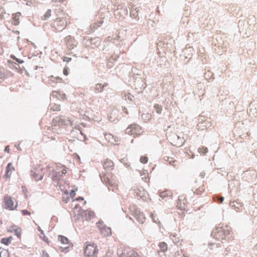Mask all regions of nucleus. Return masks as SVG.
<instances>
[{
	"label": "nucleus",
	"instance_id": "nucleus-1",
	"mask_svg": "<svg viewBox=\"0 0 257 257\" xmlns=\"http://www.w3.org/2000/svg\"><path fill=\"white\" fill-rule=\"evenodd\" d=\"M56 18L51 24V27L56 32H61L70 23V17L61 9L55 10Z\"/></svg>",
	"mask_w": 257,
	"mask_h": 257
},
{
	"label": "nucleus",
	"instance_id": "nucleus-2",
	"mask_svg": "<svg viewBox=\"0 0 257 257\" xmlns=\"http://www.w3.org/2000/svg\"><path fill=\"white\" fill-rule=\"evenodd\" d=\"M230 231L227 226H217L213 230L212 235L215 239L222 241L229 238Z\"/></svg>",
	"mask_w": 257,
	"mask_h": 257
},
{
	"label": "nucleus",
	"instance_id": "nucleus-3",
	"mask_svg": "<svg viewBox=\"0 0 257 257\" xmlns=\"http://www.w3.org/2000/svg\"><path fill=\"white\" fill-rule=\"evenodd\" d=\"M98 249L94 243L86 242L84 248V254L86 257H94L98 254Z\"/></svg>",
	"mask_w": 257,
	"mask_h": 257
},
{
	"label": "nucleus",
	"instance_id": "nucleus-4",
	"mask_svg": "<svg viewBox=\"0 0 257 257\" xmlns=\"http://www.w3.org/2000/svg\"><path fill=\"white\" fill-rule=\"evenodd\" d=\"M102 181L109 186H116L117 181L114 175L110 172H102L101 176Z\"/></svg>",
	"mask_w": 257,
	"mask_h": 257
},
{
	"label": "nucleus",
	"instance_id": "nucleus-5",
	"mask_svg": "<svg viewBox=\"0 0 257 257\" xmlns=\"http://www.w3.org/2000/svg\"><path fill=\"white\" fill-rule=\"evenodd\" d=\"M62 167V165L60 164H55L48 167L50 171V175L53 180H57L62 177V173H61V168Z\"/></svg>",
	"mask_w": 257,
	"mask_h": 257
},
{
	"label": "nucleus",
	"instance_id": "nucleus-6",
	"mask_svg": "<svg viewBox=\"0 0 257 257\" xmlns=\"http://www.w3.org/2000/svg\"><path fill=\"white\" fill-rule=\"evenodd\" d=\"M4 202L5 204V208L9 210H13L17 207V202H16V200L8 195L5 196Z\"/></svg>",
	"mask_w": 257,
	"mask_h": 257
},
{
	"label": "nucleus",
	"instance_id": "nucleus-7",
	"mask_svg": "<svg viewBox=\"0 0 257 257\" xmlns=\"http://www.w3.org/2000/svg\"><path fill=\"white\" fill-rule=\"evenodd\" d=\"M143 133L142 128L138 124H134L129 125L125 130V133L135 137L139 136Z\"/></svg>",
	"mask_w": 257,
	"mask_h": 257
},
{
	"label": "nucleus",
	"instance_id": "nucleus-8",
	"mask_svg": "<svg viewBox=\"0 0 257 257\" xmlns=\"http://www.w3.org/2000/svg\"><path fill=\"white\" fill-rule=\"evenodd\" d=\"M44 174V168L41 166L35 167L31 171V176L36 181L41 180Z\"/></svg>",
	"mask_w": 257,
	"mask_h": 257
},
{
	"label": "nucleus",
	"instance_id": "nucleus-9",
	"mask_svg": "<svg viewBox=\"0 0 257 257\" xmlns=\"http://www.w3.org/2000/svg\"><path fill=\"white\" fill-rule=\"evenodd\" d=\"M192 190L194 194L198 195L201 194L205 190L204 182H195L193 185Z\"/></svg>",
	"mask_w": 257,
	"mask_h": 257
},
{
	"label": "nucleus",
	"instance_id": "nucleus-10",
	"mask_svg": "<svg viewBox=\"0 0 257 257\" xmlns=\"http://www.w3.org/2000/svg\"><path fill=\"white\" fill-rule=\"evenodd\" d=\"M120 257H140L138 253L129 247H125Z\"/></svg>",
	"mask_w": 257,
	"mask_h": 257
},
{
	"label": "nucleus",
	"instance_id": "nucleus-11",
	"mask_svg": "<svg viewBox=\"0 0 257 257\" xmlns=\"http://www.w3.org/2000/svg\"><path fill=\"white\" fill-rule=\"evenodd\" d=\"M58 239L63 245V246H61V248L63 249H67L73 246L72 243L64 236L59 235Z\"/></svg>",
	"mask_w": 257,
	"mask_h": 257
},
{
	"label": "nucleus",
	"instance_id": "nucleus-12",
	"mask_svg": "<svg viewBox=\"0 0 257 257\" xmlns=\"http://www.w3.org/2000/svg\"><path fill=\"white\" fill-rule=\"evenodd\" d=\"M97 227L101 233L104 236H108L111 234V230L110 228L104 225L102 223H98L97 224Z\"/></svg>",
	"mask_w": 257,
	"mask_h": 257
},
{
	"label": "nucleus",
	"instance_id": "nucleus-13",
	"mask_svg": "<svg viewBox=\"0 0 257 257\" xmlns=\"http://www.w3.org/2000/svg\"><path fill=\"white\" fill-rule=\"evenodd\" d=\"M104 171L103 172H110L114 169V163L110 159H106L104 160L102 163Z\"/></svg>",
	"mask_w": 257,
	"mask_h": 257
},
{
	"label": "nucleus",
	"instance_id": "nucleus-14",
	"mask_svg": "<svg viewBox=\"0 0 257 257\" xmlns=\"http://www.w3.org/2000/svg\"><path fill=\"white\" fill-rule=\"evenodd\" d=\"M187 205V200L184 196H180L177 200V207L181 210L186 209Z\"/></svg>",
	"mask_w": 257,
	"mask_h": 257
},
{
	"label": "nucleus",
	"instance_id": "nucleus-15",
	"mask_svg": "<svg viewBox=\"0 0 257 257\" xmlns=\"http://www.w3.org/2000/svg\"><path fill=\"white\" fill-rule=\"evenodd\" d=\"M135 192L137 195L143 200H146L149 196L148 192L141 186L135 189Z\"/></svg>",
	"mask_w": 257,
	"mask_h": 257
},
{
	"label": "nucleus",
	"instance_id": "nucleus-16",
	"mask_svg": "<svg viewBox=\"0 0 257 257\" xmlns=\"http://www.w3.org/2000/svg\"><path fill=\"white\" fill-rule=\"evenodd\" d=\"M15 170V168L11 163H9L6 169V173L3 176L4 179L7 180L11 178L12 173Z\"/></svg>",
	"mask_w": 257,
	"mask_h": 257
},
{
	"label": "nucleus",
	"instance_id": "nucleus-17",
	"mask_svg": "<svg viewBox=\"0 0 257 257\" xmlns=\"http://www.w3.org/2000/svg\"><path fill=\"white\" fill-rule=\"evenodd\" d=\"M65 41L67 46L70 49L76 46V41L74 37L67 36L65 38Z\"/></svg>",
	"mask_w": 257,
	"mask_h": 257
},
{
	"label": "nucleus",
	"instance_id": "nucleus-18",
	"mask_svg": "<svg viewBox=\"0 0 257 257\" xmlns=\"http://www.w3.org/2000/svg\"><path fill=\"white\" fill-rule=\"evenodd\" d=\"M105 140L112 145H116L118 142V138L113 136L112 134L107 133L105 134Z\"/></svg>",
	"mask_w": 257,
	"mask_h": 257
},
{
	"label": "nucleus",
	"instance_id": "nucleus-19",
	"mask_svg": "<svg viewBox=\"0 0 257 257\" xmlns=\"http://www.w3.org/2000/svg\"><path fill=\"white\" fill-rule=\"evenodd\" d=\"M52 97L57 98L59 100H65L66 99V94L59 91H53L51 94Z\"/></svg>",
	"mask_w": 257,
	"mask_h": 257
},
{
	"label": "nucleus",
	"instance_id": "nucleus-20",
	"mask_svg": "<svg viewBox=\"0 0 257 257\" xmlns=\"http://www.w3.org/2000/svg\"><path fill=\"white\" fill-rule=\"evenodd\" d=\"M8 231L10 232H15V234L19 237L20 238L22 233V229L17 225H12L8 229Z\"/></svg>",
	"mask_w": 257,
	"mask_h": 257
},
{
	"label": "nucleus",
	"instance_id": "nucleus-21",
	"mask_svg": "<svg viewBox=\"0 0 257 257\" xmlns=\"http://www.w3.org/2000/svg\"><path fill=\"white\" fill-rule=\"evenodd\" d=\"M165 160L168 162V163L175 168H177L179 165V162L172 157H166Z\"/></svg>",
	"mask_w": 257,
	"mask_h": 257
},
{
	"label": "nucleus",
	"instance_id": "nucleus-22",
	"mask_svg": "<svg viewBox=\"0 0 257 257\" xmlns=\"http://www.w3.org/2000/svg\"><path fill=\"white\" fill-rule=\"evenodd\" d=\"M82 216L85 220H89L94 217V212L90 210L83 211Z\"/></svg>",
	"mask_w": 257,
	"mask_h": 257
},
{
	"label": "nucleus",
	"instance_id": "nucleus-23",
	"mask_svg": "<svg viewBox=\"0 0 257 257\" xmlns=\"http://www.w3.org/2000/svg\"><path fill=\"white\" fill-rule=\"evenodd\" d=\"M118 116V113L117 110H112L108 116L109 120L111 122H114L117 119Z\"/></svg>",
	"mask_w": 257,
	"mask_h": 257
},
{
	"label": "nucleus",
	"instance_id": "nucleus-24",
	"mask_svg": "<svg viewBox=\"0 0 257 257\" xmlns=\"http://www.w3.org/2000/svg\"><path fill=\"white\" fill-rule=\"evenodd\" d=\"M64 80L63 79L59 77H54L53 76H51L49 77V83L50 84H52L54 83H63Z\"/></svg>",
	"mask_w": 257,
	"mask_h": 257
},
{
	"label": "nucleus",
	"instance_id": "nucleus-25",
	"mask_svg": "<svg viewBox=\"0 0 257 257\" xmlns=\"http://www.w3.org/2000/svg\"><path fill=\"white\" fill-rule=\"evenodd\" d=\"M20 13H17L13 15L12 23L14 25H18L19 24V20L21 17Z\"/></svg>",
	"mask_w": 257,
	"mask_h": 257
},
{
	"label": "nucleus",
	"instance_id": "nucleus-26",
	"mask_svg": "<svg viewBox=\"0 0 257 257\" xmlns=\"http://www.w3.org/2000/svg\"><path fill=\"white\" fill-rule=\"evenodd\" d=\"M172 192L169 190H166L164 191H162L160 193V196L163 198L165 199L169 197H171L172 196Z\"/></svg>",
	"mask_w": 257,
	"mask_h": 257
},
{
	"label": "nucleus",
	"instance_id": "nucleus-27",
	"mask_svg": "<svg viewBox=\"0 0 257 257\" xmlns=\"http://www.w3.org/2000/svg\"><path fill=\"white\" fill-rule=\"evenodd\" d=\"M13 240V237L10 236L9 237L3 238L1 240V243L5 245H9Z\"/></svg>",
	"mask_w": 257,
	"mask_h": 257
},
{
	"label": "nucleus",
	"instance_id": "nucleus-28",
	"mask_svg": "<svg viewBox=\"0 0 257 257\" xmlns=\"http://www.w3.org/2000/svg\"><path fill=\"white\" fill-rule=\"evenodd\" d=\"M51 110L53 111H60L61 106L60 104H57L54 103H51L49 105Z\"/></svg>",
	"mask_w": 257,
	"mask_h": 257
},
{
	"label": "nucleus",
	"instance_id": "nucleus-29",
	"mask_svg": "<svg viewBox=\"0 0 257 257\" xmlns=\"http://www.w3.org/2000/svg\"><path fill=\"white\" fill-rule=\"evenodd\" d=\"M63 123L61 118L59 117L54 118L52 120V125L54 126L60 125Z\"/></svg>",
	"mask_w": 257,
	"mask_h": 257
},
{
	"label": "nucleus",
	"instance_id": "nucleus-30",
	"mask_svg": "<svg viewBox=\"0 0 257 257\" xmlns=\"http://www.w3.org/2000/svg\"><path fill=\"white\" fill-rule=\"evenodd\" d=\"M106 85H107V84H105L103 85L102 84L98 83V84H96L95 87V89L97 92H101V91H102L104 87L106 86Z\"/></svg>",
	"mask_w": 257,
	"mask_h": 257
},
{
	"label": "nucleus",
	"instance_id": "nucleus-31",
	"mask_svg": "<svg viewBox=\"0 0 257 257\" xmlns=\"http://www.w3.org/2000/svg\"><path fill=\"white\" fill-rule=\"evenodd\" d=\"M159 246L162 251L165 252L168 249V246L167 243L164 242H161L159 243Z\"/></svg>",
	"mask_w": 257,
	"mask_h": 257
},
{
	"label": "nucleus",
	"instance_id": "nucleus-32",
	"mask_svg": "<svg viewBox=\"0 0 257 257\" xmlns=\"http://www.w3.org/2000/svg\"><path fill=\"white\" fill-rule=\"evenodd\" d=\"M51 16V10H48L47 12L45 13L44 15L42 17V19L43 20H46L48 18H49Z\"/></svg>",
	"mask_w": 257,
	"mask_h": 257
},
{
	"label": "nucleus",
	"instance_id": "nucleus-33",
	"mask_svg": "<svg viewBox=\"0 0 257 257\" xmlns=\"http://www.w3.org/2000/svg\"><path fill=\"white\" fill-rule=\"evenodd\" d=\"M198 152L200 154L205 155L208 152V149L204 146H202L198 149Z\"/></svg>",
	"mask_w": 257,
	"mask_h": 257
},
{
	"label": "nucleus",
	"instance_id": "nucleus-34",
	"mask_svg": "<svg viewBox=\"0 0 257 257\" xmlns=\"http://www.w3.org/2000/svg\"><path fill=\"white\" fill-rule=\"evenodd\" d=\"M154 108L155 109L156 112L157 113L160 114L161 113L162 108V107L158 104H155Z\"/></svg>",
	"mask_w": 257,
	"mask_h": 257
},
{
	"label": "nucleus",
	"instance_id": "nucleus-35",
	"mask_svg": "<svg viewBox=\"0 0 257 257\" xmlns=\"http://www.w3.org/2000/svg\"><path fill=\"white\" fill-rule=\"evenodd\" d=\"M26 5L29 6H35L37 4V2L36 0H27Z\"/></svg>",
	"mask_w": 257,
	"mask_h": 257
},
{
	"label": "nucleus",
	"instance_id": "nucleus-36",
	"mask_svg": "<svg viewBox=\"0 0 257 257\" xmlns=\"http://www.w3.org/2000/svg\"><path fill=\"white\" fill-rule=\"evenodd\" d=\"M0 257H8V251L6 249H3L1 250Z\"/></svg>",
	"mask_w": 257,
	"mask_h": 257
},
{
	"label": "nucleus",
	"instance_id": "nucleus-37",
	"mask_svg": "<svg viewBox=\"0 0 257 257\" xmlns=\"http://www.w3.org/2000/svg\"><path fill=\"white\" fill-rule=\"evenodd\" d=\"M139 217L138 218H137V219L139 220V221L141 222V223H143L144 221L145 220V217L143 213L139 214Z\"/></svg>",
	"mask_w": 257,
	"mask_h": 257
},
{
	"label": "nucleus",
	"instance_id": "nucleus-38",
	"mask_svg": "<svg viewBox=\"0 0 257 257\" xmlns=\"http://www.w3.org/2000/svg\"><path fill=\"white\" fill-rule=\"evenodd\" d=\"M148 161V158L147 156H142L140 158V162L143 164H146Z\"/></svg>",
	"mask_w": 257,
	"mask_h": 257
},
{
	"label": "nucleus",
	"instance_id": "nucleus-39",
	"mask_svg": "<svg viewBox=\"0 0 257 257\" xmlns=\"http://www.w3.org/2000/svg\"><path fill=\"white\" fill-rule=\"evenodd\" d=\"M67 172V168L63 165H62V168H61V173H62V176L65 174Z\"/></svg>",
	"mask_w": 257,
	"mask_h": 257
},
{
	"label": "nucleus",
	"instance_id": "nucleus-40",
	"mask_svg": "<svg viewBox=\"0 0 257 257\" xmlns=\"http://www.w3.org/2000/svg\"><path fill=\"white\" fill-rule=\"evenodd\" d=\"M176 235L175 234H171L170 235V238L174 242H175V243H177L179 242V241L177 240V239H176L177 238H176Z\"/></svg>",
	"mask_w": 257,
	"mask_h": 257
},
{
	"label": "nucleus",
	"instance_id": "nucleus-41",
	"mask_svg": "<svg viewBox=\"0 0 257 257\" xmlns=\"http://www.w3.org/2000/svg\"><path fill=\"white\" fill-rule=\"evenodd\" d=\"M68 70H69V68L68 67H64V70H63V74L64 75L67 76L68 75V74H69Z\"/></svg>",
	"mask_w": 257,
	"mask_h": 257
},
{
	"label": "nucleus",
	"instance_id": "nucleus-42",
	"mask_svg": "<svg viewBox=\"0 0 257 257\" xmlns=\"http://www.w3.org/2000/svg\"><path fill=\"white\" fill-rule=\"evenodd\" d=\"M71 60H72V59L71 58L67 57L66 56L64 57L63 58V61L65 62L66 63L69 62L70 61H71Z\"/></svg>",
	"mask_w": 257,
	"mask_h": 257
},
{
	"label": "nucleus",
	"instance_id": "nucleus-43",
	"mask_svg": "<svg viewBox=\"0 0 257 257\" xmlns=\"http://www.w3.org/2000/svg\"><path fill=\"white\" fill-rule=\"evenodd\" d=\"M22 212L24 215H30L31 214L30 212L27 210H23L22 211Z\"/></svg>",
	"mask_w": 257,
	"mask_h": 257
},
{
	"label": "nucleus",
	"instance_id": "nucleus-44",
	"mask_svg": "<svg viewBox=\"0 0 257 257\" xmlns=\"http://www.w3.org/2000/svg\"><path fill=\"white\" fill-rule=\"evenodd\" d=\"M64 195H66V196H68V193H64ZM63 201L65 202V203H67L68 202V201L69 200V198L68 196H67L66 197V199H64V196L63 197Z\"/></svg>",
	"mask_w": 257,
	"mask_h": 257
},
{
	"label": "nucleus",
	"instance_id": "nucleus-45",
	"mask_svg": "<svg viewBox=\"0 0 257 257\" xmlns=\"http://www.w3.org/2000/svg\"><path fill=\"white\" fill-rule=\"evenodd\" d=\"M104 257H113L112 253L110 252H107Z\"/></svg>",
	"mask_w": 257,
	"mask_h": 257
},
{
	"label": "nucleus",
	"instance_id": "nucleus-46",
	"mask_svg": "<svg viewBox=\"0 0 257 257\" xmlns=\"http://www.w3.org/2000/svg\"><path fill=\"white\" fill-rule=\"evenodd\" d=\"M5 151L8 153H9L10 152V149L9 146H7L6 147L5 149Z\"/></svg>",
	"mask_w": 257,
	"mask_h": 257
},
{
	"label": "nucleus",
	"instance_id": "nucleus-47",
	"mask_svg": "<svg viewBox=\"0 0 257 257\" xmlns=\"http://www.w3.org/2000/svg\"><path fill=\"white\" fill-rule=\"evenodd\" d=\"M42 257H50V256L48 253H47L46 252L43 251L42 255Z\"/></svg>",
	"mask_w": 257,
	"mask_h": 257
},
{
	"label": "nucleus",
	"instance_id": "nucleus-48",
	"mask_svg": "<svg viewBox=\"0 0 257 257\" xmlns=\"http://www.w3.org/2000/svg\"><path fill=\"white\" fill-rule=\"evenodd\" d=\"M75 195V192L74 191H71L70 192V196L71 197L73 198Z\"/></svg>",
	"mask_w": 257,
	"mask_h": 257
},
{
	"label": "nucleus",
	"instance_id": "nucleus-49",
	"mask_svg": "<svg viewBox=\"0 0 257 257\" xmlns=\"http://www.w3.org/2000/svg\"><path fill=\"white\" fill-rule=\"evenodd\" d=\"M218 199L219 201V202L222 203L224 200V198L223 197H218Z\"/></svg>",
	"mask_w": 257,
	"mask_h": 257
},
{
	"label": "nucleus",
	"instance_id": "nucleus-50",
	"mask_svg": "<svg viewBox=\"0 0 257 257\" xmlns=\"http://www.w3.org/2000/svg\"><path fill=\"white\" fill-rule=\"evenodd\" d=\"M3 53V49L1 44H0V54Z\"/></svg>",
	"mask_w": 257,
	"mask_h": 257
},
{
	"label": "nucleus",
	"instance_id": "nucleus-51",
	"mask_svg": "<svg viewBox=\"0 0 257 257\" xmlns=\"http://www.w3.org/2000/svg\"><path fill=\"white\" fill-rule=\"evenodd\" d=\"M64 0H53V2H62Z\"/></svg>",
	"mask_w": 257,
	"mask_h": 257
},
{
	"label": "nucleus",
	"instance_id": "nucleus-52",
	"mask_svg": "<svg viewBox=\"0 0 257 257\" xmlns=\"http://www.w3.org/2000/svg\"><path fill=\"white\" fill-rule=\"evenodd\" d=\"M38 230L40 232H41L42 233H43V232L42 231V230L40 228V227H38Z\"/></svg>",
	"mask_w": 257,
	"mask_h": 257
},
{
	"label": "nucleus",
	"instance_id": "nucleus-53",
	"mask_svg": "<svg viewBox=\"0 0 257 257\" xmlns=\"http://www.w3.org/2000/svg\"><path fill=\"white\" fill-rule=\"evenodd\" d=\"M77 200H83V198H80H80H78L77 199Z\"/></svg>",
	"mask_w": 257,
	"mask_h": 257
},
{
	"label": "nucleus",
	"instance_id": "nucleus-54",
	"mask_svg": "<svg viewBox=\"0 0 257 257\" xmlns=\"http://www.w3.org/2000/svg\"><path fill=\"white\" fill-rule=\"evenodd\" d=\"M180 257H187V256H185L184 255H181Z\"/></svg>",
	"mask_w": 257,
	"mask_h": 257
}]
</instances>
